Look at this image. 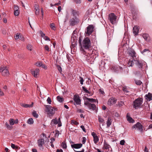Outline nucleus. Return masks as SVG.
I'll return each instance as SVG.
<instances>
[{
  "label": "nucleus",
  "mask_w": 152,
  "mask_h": 152,
  "mask_svg": "<svg viewBox=\"0 0 152 152\" xmlns=\"http://www.w3.org/2000/svg\"><path fill=\"white\" fill-rule=\"evenodd\" d=\"M31 73L34 75L35 77H37L39 74V70L38 68H36L35 70L31 69Z\"/></svg>",
  "instance_id": "obj_17"
},
{
  "label": "nucleus",
  "mask_w": 152,
  "mask_h": 152,
  "mask_svg": "<svg viewBox=\"0 0 152 152\" xmlns=\"http://www.w3.org/2000/svg\"><path fill=\"white\" fill-rule=\"evenodd\" d=\"M82 89L83 91L86 93H89V91H88L86 88L85 86L82 87Z\"/></svg>",
  "instance_id": "obj_44"
},
{
  "label": "nucleus",
  "mask_w": 152,
  "mask_h": 152,
  "mask_svg": "<svg viewBox=\"0 0 152 152\" xmlns=\"http://www.w3.org/2000/svg\"><path fill=\"white\" fill-rule=\"evenodd\" d=\"M34 122L33 119L31 118H29L27 121V123L30 124H32L34 123Z\"/></svg>",
  "instance_id": "obj_37"
},
{
  "label": "nucleus",
  "mask_w": 152,
  "mask_h": 152,
  "mask_svg": "<svg viewBox=\"0 0 152 152\" xmlns=\"http://www.w3.org/2000/svg\"><path fill=\"white\" fill-rule=\"evenodd\" d=\"M106 63L104 60H102L99 64V68L100 69H102L104 67Z\"/></svg>",
  "instance_id": "obj_26"
},
{
  "label": "nucleus",
  "mask_w": 152,
  "mask_h": 152,
  "mask_svg": "<svg viewBox=\"0 0 152 152\" xmlns=\"http://www.w3.org/2000/svg\"><path fill=\"white\" fill-rule=\"evenodd\" d=\"M129 55L133 58L135 57V54H136L135 51L134 50H132L129 52Z\"/></svg>",
  "instance_id": "obj_27"
},
{
  "label": "nucleus",
  "mask_w": 152,
  "mask_h": 152,
  "mask_svg": "<svg viewBox=\"0 0 152 152\" xmlns=\"http://www.w3.org/2000/svg\"><path fill=\"white\" fill-rule=\"evenodd\" d=\"M96 57V54H92L86 58V60L87 61L89 62L90 64H93L94 63V61Z\"/></svg>",
  "instance_id": "obj_10"
},
{
  "label": "nucleus",
  "mask_w": 152,
  "mask_h": 152,
  "mask_svg": "<svg viewBox=\"0 0 152 152\" xmlns=\"http://www.w3.org/2000/svg\"><path fill=\"white\" fill-rule=\"evenodd\" d=\"M47 101L48 103L49 104H50L52 102L51 99L50 97H48Z\"/></svg>",
  "instance_id": "obj_55"
},
{
  "label": "nucleus",
  "mask_w": 152,
  "mask_h": 152,
  "mask_svg": "<svg viewBox=\"0 0 152 152\" xmlns=\"http://www.w3.org/2000/svg\"><path fill=\"white\" fill-rule=\"evenodd\" d=\"M32 114L34 117L36 118H37L38 117V115L37 114L35 110L33 111L32 113Z\"/></svg>",
  "instance_id": "obj_38"
},
{
  "label": "nucleus",
  "mask_w": 152,
  "mask_h": 152,
  "mask_svg": "<svg viewBox=\"0 0 152 152\" xmlns=\"http://www.w3.org/2000/svg\"><path fill=\"white\" fill-rule=\"evenodd\" d=\"M142 37L144 39L146 40H148V38L149 37L148 34H143Z\"/></svg>",
  "instance_id": "obj_36"
},
{
  "label": "nucleus",
  "mask_w": 152,
  "mask_h": 152,
  "mask_svg": "<svg viewBox=\"0 0 152 152\" xmlns=\"http://www.w3.org/2000/svg\"><path fill=\"white\" fill-rule=\"evenodd\" d=\"M50 27L53 30L55 31L56 30V27L55 26L54 23H53L50 24Z\"/></svg>",
  "instance_id": "obj_41"
},
{
  "label": "nucleus",
  "mask_w": 152,
  "mask_h": 152,
  "mask_svg": "<svg viewBox=\"0 0 152 152\" xmlns=\"http://www.w3.org/2000/svg\"><path fill=\"white\" fill-rule=\"evenodd\" d=\"M39 33L41 34V37H42L43 38L45 37L46 36L45 35V34L43 33L42 31L41 30L39 31Z\"/></svg>",
  "instance_id": "obj_52"
},
{
  "label": "nucleus",
  "mask_w": 152,
  "mask_h": 152,
  "mask_svg": "<svg viewBox=\"0 0 152 152\" xmlns=\"http://www.w3.org/2000/svg\"><path fill=\"white\" fill-rule=\"evenodd\" d=\"M34 10L36 15H38L39 13L40 9L39 7V6L37 4H35L34 6Z\"/></svg>",
  "instance_id": "obj_23"
},
{
  "label": "nucleus",
  "mask_w": 152,
  "mask_h": 152,
  "mask_svg": "<svg viewBox=\"0 0 152 152\" xmlns=\"http://www.w3.org/2000/svg\"><path fill=\"white\" fill-rule=\"evenodd\" d=\"M72 45L71 48H75L77 45V37L74 35H73L71 37Z\"/></svg>",
  "instance_id": "obj_12"
},
{
  "label": "nucleus",
  "mask_w": 152,
  "mask_h": 152,
  "mask_svg": "<svg viewBox=\"0 0 152 152\" xmlns=\"http://www.w3.org/2000/svg\"><path fill=\"white\" fill-rule=\"evenodd\" d=\"M10 124L12 126L14 124V119H10L9 120Z\"/></svg>",
  "instance_id": "obj_45"
},
{
  "label": "nucleus",
  "mask_w": 152,
  "mask_h": 152,
  "mask_svg": "<svg viewBox=\"0 0 152 152\" xmlns=\"http://www.w3.org/2000/svg\"><path fill=\"white\" fill-rule=\"evenodd\" d=\"M57 99L58 102H63L64 100V98L60 96H58L57 97Z\"/></svg>",
  "instance_id": "obj_30"
},
{
  "label": "nucleus",
  "mask_w": 152,
  "mask_h": 152,
  "mask_svg": "<svg viewBox=\"0 0 152 152\" xmlns=\"http://www.w3.org/2000/svg\"><path fill=\"white\" fill-rule=\"evenodd\" d=\"M45 143L44 139L43 138L39 139L37 140L38 145L39 147H42L43 148V145Z\"/></svg>",
  "instance_id": "obj_18"
},
{
  "label": "nucleus",
  "mask_w": 152,
  "mask_h": 152,
  "mask_svg": "<svg viewBox=\"0 0 152 152\" xmlns=\"http://www.w3.org/2000/svg\"><path fill=\"white\" fill-rule=\"evenodd\" d=\"M143 99L142 98L139 97L135 99L133 102V107L136 109L141 107V105L142 103Z\"/></svg>",
  "instance_id": "obj_4"
},
{
  "label": "nucleus",
  "mask_w": 152,
  "mask_h": 152,
  "mask_svg": "<svg viewBox=\"0 0 152 152\" xmlns=\"http://www.w3.org/2000/svg\"><path fill=\"white\" fill-rule=\"evenodd\" d=\"M18 33H17L16 34V36L15 37V39H19L20 35L18 34Z\"/></svg>",
  "instance_id": "obj_63"
},
{
  "label": "nucleus",
  "mask_w": 152,
  "mask_h": 152,
  "mask_svg": "<svg viewBox=\"0 0 152 152\" xmlns=\"http://www.w3.org/2000/svg\"><path fill=\"white\" fill-rule=\"evenodd\" d=\"M98 120L99 121L100 123H102L104 121V119L101 116H99L98 117Z\"/></svg>",
  "instance_id": "obj_46"
},
{
  "label": "nucleus",
  "mask_w": 152,
  "mask_h": 152,
  "mask_svg": "<svg viewBox=\"0 0 152 152\" xmlns=\"http://www.w3.org/2000/svg\"><path fill=\"white\" fill-rule=\"evenodd\" d=\"M110 147V145L108 144L105 140L104 141L103 147V149L108 150H109V148Z\"/></svg>",
  "instance_id": "obj_22"
},
{
  "label": "nucleus",
  "mask_w": 152,
  "mask_h": 152,
  "mask_svg": "<svg viewBox=\"0 0 152 152\" xmlns=\"http://www.w3.org/2000/svg\"><path fill=\"white\" fill-rule=\"evenodd\" d=\"M36 64L37 66H41L42 64V62L39 61L38 62H37L36 63Z\"/></svg>",
  "instance_id": "obj_53"
},
{
  "label": "nucleus",
  "mask_w": 152,
  "mask_h": 152,
  "mask_svg": "<svg viewBox=\"0 0 152 152\" xmlns=\"http://www.w3.org/2000/svg\"><path fill=\"white\" fill-rule=\"evenodd\" d=\"M145 96L148 98L149 101H150L152 100V94L149 93L148 94L146 95Z\"/></svg>",
  "instance_id": "obj_29"
},
{
  "label": "nucleus",
  "mask_w": 152,
  "mask_h": 152,
  "mask_svg": "<svg viewBox=\"0 0 152 152\" xmlns=\"http://www.w3.org/2000/svg\"><path fill=\"white\" fill-rule=\"evenodd\" d=\"M118 105L120 107L122 106H123L124 104V102L121 101H120V102H118Z\"/></svg>",
  "instance_id": "obj_47"
},
{
  "label": "nucleus",
  "mask_w": 152,
  "mask_h": 152,
  "mask_svg": "<svg viewBox=\"0 0 152 152\" xmlns=\"http://www.w3.org/2000/svg\"><path fill=\"white\" fill-rule=\"evenodd\" d=\"M42 66L43 68L45 69H47L48 68L44 64H42V66Z\"/></svg>",
  "instance_id": "obj_64"
},
{
  "label": "nucleus",
  "mask_w": 152,
  "mask_h": 152,
  "mask_svg": "<svg viewBox=\"0 0 152 152\" xmlns=\"http://www.w3.org/2000/svg\"><path fill=\"white\" fill-rule=\"evenodd\" d=\"M112 123L111 119L110 117L108 118L107 120V127L110 126Z\"/></svg>",
  "instance_id": "obj_28"
},
{
  "label": "nucleus",
  "mask_w": 152,
  "mask_h": 152,
  "mask_svg": "<svg viewBox=\"0 0 152 152\" xmlns=\"http://www.w3.org/2000/svg\"><path fill=\"white\" fill-rule=\"evenodd\" d=\"M58 123V119L57 118H56L55 119L52 120L50 125L52 126H53L54 125H56Z\"/></svg>",
  "instance_id": "obj_25"
},
{
  "label": "nucleus",
  "mask_w": 152,
  "mask_h": 152,
  "mask_svg": "<svg viewBox=\"0 0 152 152\" xmlns=\"http://www.w3.org/2000/svg\"><path fill=\"white\" fill-rule=\"evenodd\" d=\"M66 57L67 58V59L68 60V61L71 63L72 61V58H73L72 56L71 55L70 56L68 54H67L66 55Z\"/></svg>",
  "instance_id": "obj_32"
},
{
  "label": "nucleus",
  "mask_w": 152,
  "mask_h": 152,
  "mask_svg": "<svg viewBox=\"0 0 152 152\" xmlns=\"http://www.w3.org/2000/svg\"><path fill=\"white\" fill-rule=\"evenodd\" d=\"M126 116L127 120L129 122L133 123L134 122V120L130 116L129 114V113H127Z\"/></svg>",
  "instance_id": "obj_20"
},
{
  "label": "nucleus",
  "mask_w": 152,
  "mask_h": 152,
  "mask_svg": "<svg viewBox=\"0 0 152 152\" xmlns=\"http://www.w3.org/2000/svg\"><path fill=\"white\" fill-rule=\"evenodd\" d=\"M88 100L87 102H96V101H97V102H98V101L97 99H96L93 98H89L88 99Z\"/></svg>",
  "instance_id": "obj_33"
},
{
  "label": "nucleus",
  "mask_w": 152,
  "mask_h": 152,
  "mask_svg": "<svg viewBox=\"0 0 152 152\" xmlns=\"http://www.w3.org/2000/svg\"><path fill=\"white\" fill-rule=\"evenodd\" d=\"M20 13L19 11H14V15L15 16H18Z\"/></svg>",
  "instance_id": "obj_49"
},
{
  "label": "nucleus",
  "mask_w": 152,
  "mask_h": 152,
  "mask_svg": "<svg viewBox=\"0 0 152 152\" xmlns=\"http://www.w3.org/2000/svg\"><path fill=\"white\" fill-rule=\"evenodd\" d=\"M110 68L113 72L117 73H121L123 72V68L118 65H110Z\"/></svg>",
  "instance_id": "obj_3"
},
{
  "label": "nucleus",
  "mask_w": 152,
  "mask_h": 152,
  "mask_svg": "<svg viewBox=\"0 0 152 152\" xmlns=\"http://www.w3.org/2000/svg\"><path fill=\"white\" fill-rule=\"evenodd\" d=\"M117 17L114 13H111L108 15V19L112 24H114L116 23Z\"/></svg>",
  "instance_id": "obj_8"
},
{
  "label": "nucleus",
  "mask_w": 152,
  "mask_h": 152,
  "mask_svg": "<svg viewBox=\"0 0 152 152\" xmlns=\"http://www.w3.org/2000/svg\"><path fill=\"white\" fill-rule=\"evenodd\" d=\"M125 142V141L124 140H121L120 141V145H124Z\"/></svg>",
  "instance_id": "obj_61"
},
{
  "label": "nucleus",
  "mask_w": 152,
  "mask_h": 152,
  "mask_svg": "<svg viewBox=\"0 0 152 152\" xmlns=\"http://www.w3.org/2000/svg\"><path fill=\"white\" fill-rule=\"evenodd\" d=\"M27 48L28 50H30V51H31L32 50L31 46V45H27Z\"/></svg>",
  "instance_id": "obj_58"
},
{
  "label": "nucleus",
  "mask_w": 152,
  "mask_h": 152,
  "mask_svg": "<svg viewBox=\"0 0 152 152\" xmlns=\"http://www.w3.org/2000/svg\"><path fill=\"white\" fill-rule=\"evenodd\" d=\"M139 26H134L133 28V33L135 35H137L139 33Z\"/></svg>",
  "instance_id": "obj_19"
},
{
  "label": "nucleus",
  "mask_w": 152,
  "mask_h": 152,
  "mask_svg": "<svg viewBox=\"0 0 152 152\" xmlns=\"http://www.w3.org/2000/svg\"><path fill=\"white\" fill-rule=\"evenodd\" d=\"M85 105L87 106L88 108L90 110L95 111L96 113L98 111V108L96 107V105L94 104H91L88 102H85L84 103Z\"/></svg>",
  "instance_id": "obj_6"
},
{
  "label": "nucleus",
  "mask_w": 152,
  "mask_h": 152,
  "mask_svg": "<svg viewBox=\"0 0 152 152\" xmlns=\"http://www.w3.org/2000/svg\"><path fill=\"white\" fill-rule=\"evenodd\" d=\"M71 11L72 15L73 17H76L79 18L80 13L79 11L73 9H71Z\"/></svg>",
  "instance_id": "obj_15"
},
{
  "label": "nucleus",
  "mask_w": 152,
  "mask_h": 152,
  "mask_svg": "<svg viewBox=\"0 0 152 152\" xmlns=\"http://www.w3.org/2000/svg\"><path fill=\"white\" fill-rule=\"evenodd\" d=\"M128 70H129L127 68L125 67L124 69V72L125 73H127L128 72Z\"/></svg>",
  "instance_id": "obj_54"
},
{
  "label": "nucleus",
  "mask_w": 152,
  "mask_h": 152,
  "mask_svg": "<svg viewBox=\"0 0 152 152\" xmlns=\"http://www.w3.org/2000/svg\"><path fill=\"white\" fill-rule=\"evenodd\" d=\"M135 83L137 85H140L142 83L140 80H136L135 81Z\"/></svg>",
  "instance_id": "obj_43"
},
{
  "label": "nucleus",
  "mask_w": 152,
  "mask_h": 152,
  "mask_svg": "<svg viewBox=\"0 0 152 152\" xmlns=\"http://www.w3.org/2000/svg\"><path fill=\"white\" fill-rule=\"evenodd\" d=\"M78 43L80 47V50L82 52L85 53L84 49L88 50L91 49V44L90 39L88 37H85L83 40L82 43H81V36L79 38Z\"/></svg>",
  "instance_id": "obj_1"
},
{
  "label": "nucleus",
  "mask_w": 152,
  "mask_h": 152,
  "mask_svg": "<svg viewBox=\"0 0 152 152\" xmlns=\"http://www.w3.org/2000/svg\"><path fill=\"white\" fill-rule=\"evenodd\" d=\"M80 128L82 129L83 131L85 132H86V129H85V127L83 125H81L80 126Z\"/></svg>",
  "instance_id": "obj_62"
},
{
  "label": "nucleus",
  "mask_w": 152,
  "mask_h": 152,
  "mask_svg": "<svg viewBox=\"0 0 152 152\" xmlns=\"http://www.w3.org/2000/svg\"><path fill=\"white\" fill-rule=\"evenodd\" d=\"M79 18L76 17L71 18L69 21V26H72L77 25L79 23Z\"/></svg>",
  "instance_id": "obj_7"
},
{
  "label": "nucleus",
  "mask_w": 152,
  "mask_h": 152,
  "mask_svg": "<svg viewBox=\"0 0 152 152\" xmlns=\"http://www.w3.org/2000/svg\"><path fill=\"white\" fill-rule=\"evenodd\" d=\"M134 60L135 62V64L139 69H142L144 67H147L146 63L143 60L138 59Z\"/></svg>",
  "instance_id": "obj_5"
},
{
  "label": "nucleus",
  "mask_w": 152,
  "mask_h": 152,
  "mask_svg": "<svg viewBox=\"0 0 152 152\" xmlns=\"http://www.w3.org/2000/svg\"><path fill=\"white\" fill-rule=\"evenodd\" d=\"M132 129H137L141 132L142 133L143 130V126L141 123L137 122L135 124L132 126Z\"/></svg>",
  "instance_id": "obj_9"
},
{
  "label": "nucleus",
  "mask_w": 152,
  "mask_h": 152,
  "mask_svg": "<svg viewBox=\"0 0 152 152\" xmlns=\"http://www.w3.org/2000/svg\"><path fill=\"white\" fill-rule=\"evenodd\" d=\"M45 111L47 113L48 116L50 117L53 116L55 113V111L53 110L54 107H52L50 105H45Z\"/></svg>",
  "instance_id": "obj_2"
},
{
  "label": "nucleus",
  "mask_w": 152,
  "mask_h": 152,
  "mask_svg": "<svg viewBox=\"0 0 152 152\" xmlns=\"http://www.w3.org/2000/svg\"><path fill=\"white\" fill-rule=\"evenodd\" d=\"M94 141L95 143H96L99 141V138L97 136H94Z\"/></svg>",
  "instance_id": "obj_39"
},
{
  "label": "nucleus",
  "mask_w": 152,
  "mask_h": 152,
  "mask_svg": "<svg viewBox=\"0 0 152 152\" xmlns=\"http://www.w3.org/2000/svg\"><path fill=\"white\" fill-rule=\"evenodd\" d=\"M44 48L45 50L47 51L48 52H49L50 51V50L48 45H45Z\"/></svg>",
  "instance_id": "obj_42"
},
{
  "label": "nucleus",
  "mask_w": 152,
  "mask_h": 152,
  "mask_svg": "<svg viewBox=\"0 0 152 152\" xmlns=\"http://www.w3.org/2000/svg\"><path fill=\"white\" fill-rule=\"evenodd\" d=\"M82 144L81 143L75 144L71 145V147L72 148L79 149L81 148L82 147Z\"/></svg>",
  "instance_id": "obj_21"
},
{
  "label": "nucleus",
  "mask_w": 152,
  "mask_h": 152,
  "mask_svg": "<svg viewBox=\"0 0 152 152\" xmlns=\"http://www.w3.org/2000/svg\"><path fill=\"white\" fill-rule=\"evenodd\" d=\"M87 32H86V36H89L93 32L94 27L92 25H90L87 27Z\"/></svg>",
  "instance_id": "obj_13"
},
{
  "label": "nucleus",
  "mask_w": 152,
  "mask_h": 152,
  "mask_svg": "<svg viewBox=\"0 0 152 152\" xmlns=\"http://www.w3.org/2000/svg\"><path fill=\"white\" fill-rule=\"evenodd\" d=\"M79 78L80 79V83L81 85H83L84 82V80L83 78L80 76Z\"/></svg>",
  "instance_id": "obj_57"
},
{
  "label": "nucleus",
  "mask_w": 152,
  "mask_h": 152,
  "mask_svg": "<svg viewBox=\"0 0 152 152\" xmlns=\"http://www.w3.org/2000/svg\"><path fill=\"white\" fill-rule=\"evenodd\" d=\"M61 146L63 149H66V148L67 145L65 141H64L62 143Z\"/></svg>",
  "instance_id": "obj_34"
},
{
  "label": "nucleus",
  "mask_w": 152,
  "mask_h": 152,
  "mask_svg": "<svg viewBox=\"0 0 152 152\" xmlns=\"http://www.w3.org/2000/svg\"><path fill=\"white\" fill-rule=\"evenodd\" d=\"M34 104V103L33 102H32L31 103V104H22L21 105L25 108H27V107H32L33 106Z\"/></svg>",
  "instance_id": "obj_24"
},
{
  "label": "nucleus",
  "mask_w": 152,
  "mask_h": 152,
  "mask_svg": "<svg viewBox=\"0 0 152 152\" xmlns=\"http://www.w3.org/2000/svg\"><path fill=\"white\" fill-rule=\"evenodd\" d=\"M122 89L125 93H127L129 92V89L125 86L123 87Z\"/></svg>",
  "instance_id": "obj_31"
},
{
  "label": "nucleus",
  "mask_w": 152,
  "mask_h": 152,
  "mask_svg": "<svg viewBox=\"0 0 152 152\" xmlns=\"http://www.w3.org/2000/svg\"><path fill=\"white\" fill-rule=\"evenodd\" d=\"M77 112L78 113H84V110L81 109H77Z\"/></svg>",
  "instance_id": "obj_50"
},
{
  "label": "nucleus",
  "mask_w": 152,
  "mask_h": 152,
  "mask_svg": "<svg viewBox=\"0 0 152 152\" xmlns=\"http://www.w3.org/2000/svg\"><path fill=\"white\" fill-rule=\"evenodd\" d=\"M82 139H83V140L82 141V142L83 144H84L86 142V138L85 137H83L82 138Z\"/></svg>",
  "instance_id": "obj_60"
},
{
  "label": "nucleus",
  "mask_w": 152,
  "mask_h": 152,
  "mask_svg": "<svg viewBox=\"0 0 152 152\" xmlns=\"http://www.w3.org/2000/svg\"><path fill=\"white\" fill-rule=\"evenodd\" d=\"M0 72L1 73V75L4 76H8L9 75L8 70L7 69V67H0Z\"/></svg>",
  "instance_id": "obj_11"
},
{
  "label": "nucleus",
  "mask_w": 152,
  "mask_h": 152,
  "mask_svg": "<svg viewBox=\"0 0 152 152\" xmlns=\"http://www.w3.org/2000/svg\"><path fill=\"white\" fill-rule=\"evenodd\" d=\"M117 99L113 97H112L110 98L107 102L108 105L111 106L115 104L117 102Z\"/></svg>",
  "instance_id": "obj_14"
},
{
  "label": "nucleus",
  "mask_w": 152,
  "mask_h": 152,
  "mask_svg": "<svg viewBox=\"0 0 152 152\" xmlns=\"http://www.w3.org/2000/svg\"><path fill=\"white\" fill-rule=\"evenodd\" d=\"M134 64V62L133 61V60H129V61L128 64H127V66H132Z\"/></svg>",
  "instance_id": "obj_35"
},
{
  "label": "nucleus",
  "mask_w": 152,
  "mask_h": 152,
  "mask_svg": "<svg viewBox=\"0 0 152 152\" xmlns=\"http://www.w3.org/2000/svg\"><path fill=\"white\" fill-rule=\"evenodd\" d=\"M5 125L8 129L11 130L12 129V126L11 125H10L7 122L5 123Z\"/></svg>",
  "instance_id": "obj_40"
},
{
  "label": "nucleus",
  "mask_w": 152,
  "mask_h": 152,
  "mask_svg": "<svg viewBox=\"0 0 152 152\" xmlns=\"http://www.w3.org/2000/svg\"><path fill=\"white\" fill-rule=\"evenodd\" d=\"M19 39L23 41H24L25 40L24 37L22 35H20Z\"/></svg>",
  "instance_id": "obj_48"
},
{
  "label": "nucleus",
  "mask_w": 152,
  "mask_h": 152,
  "mask_svg": "<svg viewBox=\"0 0 152 152\" xmlns=\"http://www.w3.org/2000/svg\"><path fill=\"white\" fill-rule=\"evenodd\" d=\"M73 99L74 101V103H75L77 105L80 104H81V99H80L79 96L78 95H74ZM74 104H75V103Z\"/></svg>",
  "instance_id": "obj_16"
},
{
  "label": "nucleus",
  "mask_w": 152,
  "mask_h": 152,
  "mask_svg": "<svg viewBox=\"0 0 152 152\" xmlns=\"http://www.w3.org/2000/svg\"><path fill=\"white\" fill-rule=\"evenodd\" d=\"M58 69L60 72H62V69L61 67L59 65H57V66Z\"/></svg>",
  "instance_id": "obj_56"
},
{
  "label": "nucleus",
  "mask_w": 152,
  "mask_h": 152,
  "mask_svg": "<svg viewBox=\"0 0 152 152\" xmlns=\"http://www.w3.org/2000/svg\"><path fill=\"white\" fill-rule=\"evenodd\" d=\"M81 0H74V1L76 4H80L81 2Z\"/></svg>",
  "instance_id": "obj_59"
},
{
  "label": "nucleus",
  "mask_w": 152,
  "mask_h": 152,
  "mask_svg": "<svg viewBox=\"0 0 152 152\" xmlns=\"http://www.w3.org/2000/svg\"><path fill=\"white\" fill-rule=\"evenodd\" d=\"M19 7L17 5H14V11H19Z\"/></svg>",
  "instance_id": "obj_51"
}]
</instances>
